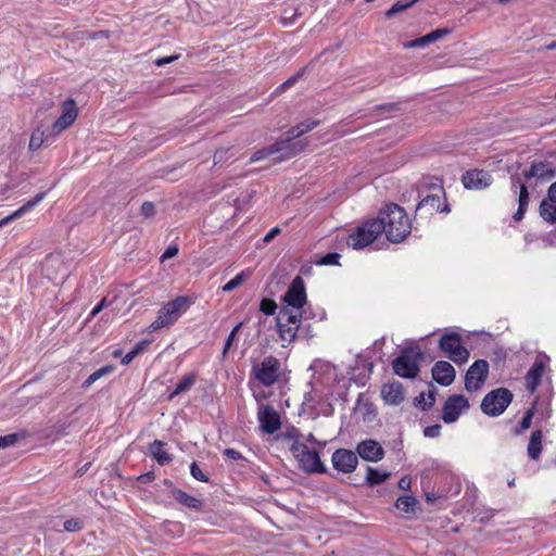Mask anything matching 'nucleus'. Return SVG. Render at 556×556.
<instances>
[{
  "instance_id": "obj_1",
  "label": "nucleus",
  "mask_w": 556,
  "mask_h": 556,
  "mask_svg": "<svg viewBox=\"0 0 556 556\" xmlns=\"http://www.w3.org/2000/svg\"><path fill=\"white\" fill-rule=\"evenodd\" d=\"M377 218L382 222V232L392 243L404 241L412 231V224L406 212L395 203L386 204L379 211Z\"/></svg>"
},
{
  "instance_id": "obj_2",
  "label": "nucleus",
  "mask_w": 556,
  "mask_h": 556,
  "mask_svg": "<svg viewBox=\"0 0 556 556\" xmlns=\"http://www.w3.org/2000/svg\"><path fill=\"white\" fill-rule=\"evenodd\" d=\"M197 300L198 296L195 294H187L178 295L165 302L157 311L156 317L149 325L148 330L154 332L164 328H170L189 311Z\"/></svg>"
},
{
  "instance_id": "obj_3",
  "label": "nucleus",
  "mask_w": 556,
  "mask_h": 556,
  "mask_svg": "<svg viewBox=\"0 0 556 556\" xmlns=\"http://www.w3.org/2000/svg\"><path fill=\"white\" fill-rule=\"evenodd\" d=\"M251 375L260 384L270 388L279 381L282 375V364L274 355L265 356L260 363L253 364Z\"/></svg>"
},
{
  "instance_id": "obj_4",
  "label": "nucleus",
  "mask_w": 556,
  "mask_h": 556,
  "mask_svg": "<svg viewBox=\"0 0 556 556\" xmlns=\"http://www.w3.org/2000/svg\"><path fill=\"white\" fill-rule=\"evenodd\" d=\"M290 451L304 471L315 473H325L327 471L326 466L320 460L318 452L314 448H309L301 441L291 443Z\"/></svg>"
},
{
  "instance_id": "obj_5",
  "label": "nucleus",
  "mask_w": 556,
  "mask_h": 556,
  "mask_svg": "<svg viewBox=\"0 0 556 556\" xmlns=\"http://www.w3.org/2000/svg\"><path fill=\"white\" fill-rule=\"evenodd\" d=\"M422 352L418 346L404 349L400 356L392 362L394 372L403 378H415L419 372V362Z\"/></svg>"
},
{
  "instance_id": "obj_6",
  "label": "nucleus",
  "mask_w": 556,
  "mask_h": 556,
  "mask_svg": "<svg viewBox=\"0 0 556 556\" xmlns=\"http://www.w3.org/2000/svg\"><path fill=\"white\" fill-rule=\"evenodd\" d=\"M301 320L302 312L281 307L276 318L279 338L289 343L294 341L301 326Z\"/></svg>"
},
{
  "instance_id": "obj_7",
  "label": "nucleus",
  "mask_w": 556,
  "mask_h": 556,
  "mask_svg": "<svg viewBox=\"0 0 556 556\" xmlns=\"http://www.w3.org/2000/svg\"><path fill=\"white\" fill-rule=\"evenodd\" d=\"M381 223L378 218H370L356 227L353 233L350 235L353 249L361 250L372 244L382 233L383 226Z\"/></svg>"
},
{
  "instance_id": "obj_8",
  "label": "nucleus",
  "mask_w": 556,
  "mask_h": 556,
  "mask_svg": "<svg viewBox=\"0 0 556 556\" xmlns=\"http://www.w3.org/2000/svg\"><path fill=\"white\" fill-rule=\"evenodd\" d=\"M439 349L457 364H465L469 358V352L463 344V339L455 331H446L439 341Z\"/></svg>"
},
{
  "instance_id": "obj_9",
  "label": "nucleus",
  "mask_w": 556,
  "mask_h": 556,
  "mask_svg": "<svg viewBox=\"0 0 556 556\" xmlns=\"http://www.w3.org/2000/svg\"><path fill=\"white\" fill-rule=\"evenodd\" d=\"M513 401V393L506 388L489 392L481 402V410L492 417L502 415Z\"/></svg>"
},
{
  "instance_id": "obj_10",
  "label": "nucleus",
  "mask_w": 556,
  "mask_h": 556,
  "mask_svg": "<svg viewBox=\"0 0 556 556\" xmlns=\"http://www.w3.org/2000/svg\"><path fill=\"white\" fill-rule=\"evenodd\" d=\"M301 151H303L302 144H290L288 140H280L269 147L255 151L250 157V163L258 162L277 153H280L278 157L280 161L288 160Z\"/></svg>"
},
{
  "instance_id": "obj_11",
  "label": "nucleus",
  "mask_w": 556,
  "mask_h": 556,
  "mask_svg": "<svg viewBox=\"0 0 556 556\" xmlns=\"http://www.w3.org/2000/svg\"><path fill=\"white\" fill-rule=\"evenodd\" d=\"M61 111V115L51 126V135L53 139L70 128L78 116L77 104L73 98H68L62 103Z\"/></svg>"
},
{
  "instance_id": "obj_12",
  "label": "nucleus",
  "mask_w": 556,
  "mask_h": 556,
  "mask_svg": "<svg viewBox=\"0 0 556 556\" xmlns=\"http://www.w3.org/2000/svg\"><path fill=\"white\" fill-rule=\"evenodd\" d=\"M489 364L484 359L476 361L465 376V388L469 392L479 390L488 378Z\"/></svg>"
},
{
  "instance_id": "obj_13",
  "label": "nucleus",
  "mask_w": 556,
  "mask_h": 556,
  "mask_svg": "<svg viewBox=\"0 0 556 556\" xmlns=\"http://www.w3.org/2000/svg\"><path fill=\"white\" fill-rule=\"evenodd\" d=\"M303 282L304 280H292V283L283 295V302L286 303L283 307L294 308L300 312L302 311L307 301L306 290Z\"/></svg>"
},
{
  "instance_id": "obj_14",
  "label": "nucleus",
  "mask_w": 556,
  "mask_h": 556,
  "mask_svg": "<svg viewBox=\"0 0 556 556\" xmlns=\"http://www.w3.org/2000/svg\"><path fill=\"white\" fill-rule=\"evenodd\" d=\"M257 419L261 429L268 434H274L281 428V419L279 413L269 404L258 408Z\"/></svg>"
},
{
  "instance_id": "obj_15",
  "label": "nucleus",
  "mask_w": 556,
  "mask_h": 556,
  "mask_svg": "<svg viewBox=\"0 0 556 556\" xmlns=\"http://www.w3.org/2000/svg\"><path fill=\"white\" fill-rule=\"evenodd\" d=\"M469 407V402L464 395L448 396L443 405L442 419L446 424L455 422L462 412Z\"/></svg>"
},
{
  "instance_id": "obj_16",
  "label": "nucleus",
  "mask_w": 556,
  "mask_h": 556,
  "mask_svg": "<svg viewBox=\"0 0 556 556\" xmlns=\"http://www.w3.org/2000/svg\"><path fill=\"white\" fill-rule=\"evenodd\" d=\"M462 181L466 189L481 190L492 184V177L484 170H469L462 177Z\"/></svg>"
},
{
  "instance_id": "obj_17",
  "label": "nucleus",
  "mask_w": 556,
  "mask_h": 556,
  "mask_svg": "<svg viewBox=\"0 0 556 556\" xmlns=\"http://www.w3.org/2000/svg\"><path fill=\"white\" fill-rule=\"evenodd\" d=\"M433 379L441 386L447 387L453 383L455 380V369L454 367L445 361L437 362L432 369Z\"/></svg>"
},
{
  "instance_id": "obj_18",
  "label": "nucleus",
  "mask_w": 556,
  "mask_h": 556,
  "mask_svg": "<svg viewBox=\"0 0 556 556\" xmlns=\"http://www.w3.org/2000/svg\"><path fill=\"white\" fill-rule=\"evenodd\" d=\"M356 450L358 455L367 462H378L382 459L384 455L382 446L374 440L361 442Z\"/></svg>"
},
{
  "instance_id": "obj_19",
  "label": "nucleus",
  "mask_w": 556,
  "mask_h": 556,
  "mask_svg": "<svg viewBox=\"0 0 556 556\" xmlns=\"http://www.w3.org/2000/svg\"><path fill=\"white\" fill-rule=\"evenodd\" d=\"M381 396L387 404L399 405L405 397L404 388L402 383L397 381L383 384L381 388Z\"/></svg>"
},
{
  "instance_id": "obj_20",
  "label": "nucleus",
  "mask_w": 556,
  "mask_h": 556,
  "mask_svg": "<svg viewBox=\"0 0 556 556\" xmlns=\"http://www.w3.org/2000/svg\"><path fill=\"white\" fill-rule=\"evenodd\" d=\"M46 194H47L46 192L37 193L33 199L28 200L25 204H23L20 208L14 211L12 214L0 219V228H2L3 226L10 224L11 222H13L20 217H22L25 213L33 210L46 198Z\"/></svg>"
},
{
  "instance_id": "obj_21",
  "label": "nucleus",
  "mask_w": 556,
  "mask_h": 556,
  "mask_svg": "<svg viewBox=\"0 0 556 556\" xmlns=\"http://www.w3.org/2000/svg\"><path fill=\"white\" fill-rule=\"evenodd\" d=\"M545 371V365L542 361H536L532 367L528 370L525 380L526 388L530 393L535 392L536 388L541 383L542 377Z\"/></svg>"
},
{
  "instance_id": "obj_22",
  "label": "nucleus",
  "mask_w": 556,
  "mask_h": 556,
  "mask_svg": "<svg viewBox=\"0 0 556 556\" xmlns=\"http://www.w3.org/2000/svg\"><path fill=\"white\" fill-rule=\"evenodd\" d=\"M319 125L318 119H312L308 118L293 127H291L287 131V138L285 140H288L290 144H295L296 142H292L293 139L301 137L302 135L313 130ZM298 143L303 146V150L305 149V144L299 141Z\"/></svg>"
},
{
  "instance_id": "obj_23",
  "label": "nucleus",
  "mask_w": 556,
  "mask_h": 556,
  "mask_svg": "<svg viewBox=\"0 0 556 556\" xmlns=\"http://www.w3.org/2000/svg\"><path fill=\"white\" fill-rule=\"evenodd\" d=\"M441 193L442 189H438L437 193L428 194L420 200L416 211L425 212L426 214L432 215L441 211Z\"/></svg>"
},
{
  "instance_id": "obj_24",
  "label": "nucleus",
  "mask_w": 556,
  "mask_h": 556,
  "mask_svg": "<svg viewBox=\"0 0 556 556\" xmlns=\"http://www.w3.org/2000/svg\"><path fill=\"white\" fill-rule=\"evenodd\" d=\"M341 258V255L336 252L327 253L324 256H316L312 262L304 264L301 267V274L302 275H309L311 269L313 265L316 266H332V265H339V260Z\"/></svg>"
},
{
  "instance_id": "obj_25",
  "label": "nucleus",
  "mask_w": 556,
  "mask_h": 556,
  "mask_svg": "<svg viewBox=\"0 0 556 556\" xmlns=\"http://www.w3.org/2000/svg\"><path fill=\"white\" fill-rule=\"evenodd\" d=\"M170 495L178 504H180L187 508H191V509H195V510H200L202 508L201 500L188 494L187 492H185L178 488H173L170 490Z\"/></svg>"
},
{
  "instance_id": "obj_26",
  "label": "nucleus",
  "mask_w": 556,
  "mask_h": 556,
  "mask_svg": "<svg viewBox=\"0 0 556 556\" xmlns=\"http://www.w3.org/2000/svg\"><path fill=\"white\" fill-rule=\"evenodd\" d=\"M555 176V170L551 168V166L546 163L539 162L533 163L531 167L525 172L526 179L531 178H541V179H551Z\"/></svg>"
},
{
  "instance_id": "obj_27",
  "label": "nucleus",
  "mask_w": 556,
  "mask_h": 556,
  "mask_svg": "<svg viewBox=\"0 0 556 556\" xmlns=\"http://www.w3.org/2000/svg\"><path fill=\"white\" fill-rule=\"evenodd\" d=\"M165 445L166 443L161 440H154L152 443L149 444V451L152 457L161 466H164L173 460L172 455L164 450Z\"/></svg>"
},
{
  "instance_id": "obj_28",
  "label": "nucleus",
  "mask_w": 556,
  "mask_h": 556,
  "mask_svg": "<svg viewBox=\"0 0 556 556\" xmlns=\"http://www.w3.org/2000/svg\"><path fill=\"white\" fill-rule=\"evenodd\" d=\"M541 217L549 224H556V200H552L548 195L541 202Z\"/></svg>"
},
{
  "instance_id": "obj_29",
  "label": "nucleus",
  "mask_w": 556,
  "mask_h": 556,
  "mask_svg": "<svg viewBox=\"0 0 556 556\" xmlns=\"http://www.w3.org/2000/svg\"><path fill=\"white\" fill-rule=\"evenodd\" d=\"M111 33L109 30H98V31H76L70 35L68 39L72 41L75 40H98V39H109Z\"/></svg>"
},
{
  "instance_id": "obj_30",
  "label": "nucleus",
  "mask_w": 556,
  "mask_h": 556,
  "mask_svg": "<svg viewBox=\"0 0 556 556\" xmlns=\"http://www.w3.org/2000/svg\"><path fill=\"white\" fill-rule=\"evenodd\" d=\"M542 437L541 430H535L531 433L528 444V455L531 459H538L542 452Z\"/></svg>"
},
{
  "instance_id": "obj_31",
  "label": "nucleus",
  "mask_w": 556,
  "mask_h": 556,
  "mask_svg": "<svg viewBox=\"0 0 556 556\" xmlns=\"http://www.w3.org/2000/svg\"><path fill=\"white\" fill-rule=\"evenodd\" d=\"M52 138L51 131L47 134L41 127H37L30 136L28 149L31 152L39 150L45 142Z\"/></svg>"
},
{
  "instance_id": "obj_32",
  "label": "nucleus",
  "mask_w": 556,
  "mask_h": 556,
  "mask_svg": "<svg viewBox=\"0 0 556 556\" xmlns=\"http://www.w3.org/2000/svg\"><path fill=\"white\" fill-rule=\"evenodd\" d=\"M195 380H197L195 372H190V374L185 375L181 378V380L176 384L175 389L169 393L168 399L173 400L180 393L189 390L195 383Z\"/></svg>"
},
{
  "instance_id": "obj_33",
  "label": "nucleus",
  "mask_w": 556,
  "mask_h": 556,
  "mask_svg": "<svg viewBox=\"0 0 556 556\" xmlns=\"http://www.w3.org/2000/svg\"><path fill=\"white\" fill-rule=\"evenodd\" d=\"M332 466L341 473H348V448L337 450L331 457Z\"/></svg>"
},
{
  "instance_id": "obj_34",
  "label": "nucleus",
  "mask_w": 556,
  "mask_h": 556,
  "mask_svg": "<svg viewBox=\"0 0 556 556\" xmlns=\"http://www.w3.org/2000/svg\"><path fill=\"white\" fill-rule=\"evenodd\" d=\"M355 414H361L364 420L371 421L376 417V407L369 402H363L362 397L357 400L354 407Z\"/></svg>"
},
{
  "instance_id": "obj_35",
  "label": "nucleus",
  "mask_w": 556,
  "mask_h": 556,
  "mask_svg": "<svg viewBox=\"0 0 556 556\" xmlns=\"http://www.w3.org/2000/svg\"><path fill=\"white\" fill-rule=\"evenodd\" d=\"M417 505V500L413 496H400L395 502V507L406 514H413Z\"/></svg>"
},
{
  "instance_id": "obj_36",
  "label": "nucleus",
  "mask_w": 556,
  "mask_h": 556,
  "mask_svg": "<svg viewBox=\"0 0 556 556\" xmlns=\"http://www.w3.org/2000/svg\"><path fill=\"white\" fill-rule=\"evenodd\" d=\"M114 371V366L112 365H105L101 368L93 371L83 383L84 388H89L91 384H93L97 380L100 378L110 375Z\"/></svg>"
},
{
  "instance_id": "obj_37",
  "label": "nucleus",
  "mask_w": 556,
  "mask_h": 556,
  "mask_svg": "<svg viewBox=\"0 0 556 556\" xmlns=\"http://www.w3.org/2000/svg\"><path fill=\"white\" fill-rule=\"evenodd\" d=\"M390 473L386 471H379L377 469H374L371 467H367V482L370 485L380 484L383 481H386L389 478Z\"/></svg>"
},
{
  "instance_id": "obj_38",
  "label": "nucleus",
  "mask_w": 556,
  "mask_h": 556,
  "mask_svg": "<svg viewBox=\"0 0 556 556\" xmlns=\"http://www.w3.org/2000/svg\"><path fill=\"white\" fill-rule=\"evenodd\" d=\"M418 0H410V1H404L399 0L395 2L386 13L388 17H391L395 15L396 13H400L408 8H410L414 3H416Z\"/></svg>"
},
{
  "instance_id": "obj_39",
  "label": "nucleus",
  "mask_w": 556,
  "mask_h": 556,
  "mask_svg": "<svg viewBox=\"0 0 556 556\" xmlns=\"http://www.w3.org/2000/svg\"><path fill=\"white\" fill-rule=\"evenodd\" d=\"M305 67H302L294 75H292L290 78H288L285 83H282L278 88L277 91H285L295 85L304 75Z\"/></svg>"
},
{
  "instance_id": "obj_40",
  "label": "nucleus",
  "mask_w": 556,
  "mask_h": 556,
  "mask_svg": "<svg viewBox=\"0 0 556 556\" xmlns=\"http://www.w3.org/2000/svg\"><path fill=\"white\" fill-rule=\"evenodd\" d=\"M25 437V433H10L0 437V450L14 445L21 438Z\"/></svg>"
},
{
  "instance_id": "obj_41",
  "label": "nucleus",
  "mask_w": 556,
  "mask_h": 556,
  "mask_svg": "<svg viewBox=\"0 0 556 556\" xmlns=\"http://www.w3.org/2000/svg\"><path fill=\"white\" fill-rule=\"evenodd\" d=\"M260 309L265 315H274L276 313V309H277V304H276V302L274 300L268 299V298H264L261 301Z\"/></svg>"
},
{
  "instance_id": "obj_42",
  "label": "nucleus",
  "mask_w": 556,
  "mask_h": 556,
  "mask_svg": "<svg viewBox=\"0 0 556 556\" xmlns=\"http://www.w3.org/2000/svg\"><path fill=\"white\" fill-rule=\"evenodd\" d=\"M533 415H534V407L528 409L525 413V415L522 417V420L520 422V427H519V429L516 430V434H519L522 431H525V430L530 428Z\"/></svg>"
},
{
  "instance_id": "obj_43",
  "label": "nucleus",
  "mask_w": 556,
  "mask_h": 556,
  "mask_svg": "<svg viewBox=\"0 0 556 556\" xmlns=\"http://www.w3.org/2000/svg\"><path fill=\"white\" fill-rule=\"evenodd\" d=\"M190 473L191 476L198 480V481H201V482H208L210 481V478L207 475H205L201 468L199 467V465L193 462L191 465H190Z\"/></svg>"
},
{
  "instance_id": "obj_44",
  "label": "nucleus",
  "mask_w": 556,
  "mask_h": 556,
  "mask_svg": "<svg viewBox=\"0 0 556 556\" xmlns=\"http://www.w3.org/2000/svg\"><path fill=\"white\" fill-rule=\"evenodd\" d=\"M64 529L68 532H77L83 529V522L78 518H71L64 521Z\"/></svg>"
},
{
  "instance_id": "obj_45",
  "label": "nucleus",
  "mask_w": 556,
  "mask_h": 556,
  "mask_svg": "<svg viewBox=\"0 0 556 556\" xmlns=\"http://www.w3.org/2000/svg\"><path fill=\"white\" fill-rule=\"evenodd\" d=\"M427 45H429L427 36H422V37L417 38L415 40H412V41H408V42H404L403 47L405 49H409V48H416V47H425Z\"/></svg>"
},
{
  "instance_id": "obj_46",
  "label": "nucleus",
  "mask_w": 556,
  "mask_h": 556,
  "mask_svg": "<svg viewBox=\"0 0 556 556\" xmlns=\"http://www.w3.org/2000/svg\"><path fill=\"white\" fill-rule=\"evenodd\" d=\"M241 327V324H238L232 330L231 332L229 333V336L227 337L226 341H225V344H224V351L223 353L226 354L228 352V350L231 348L232 343H233V340L236 338V334L238 332V330L240 329Z\"/></svg>"
},
{
  "instance_id": "obj_47",
  "label": "nucleus",
  "mask_w": 556,
  "mask_h": 556,
  "mask_svg": "<svg viewBox=\"0 0 556 556\" xmlns=\"http://www.w3.org/2000/svg\"><path fill=\"white\" fill-rule=\"evenodd\" d=\"M140 210H141V214L144 217H151L155 214V206L150 201L143 202Z\"/></svg>"
},
{
  "instance_id": "obj_48",
  "label": "nucleus",
  "mask_w": 556,
  "mask_h": 556,
  "mask_svg": "<svg viewBox=\"0 0 556 556\" xmlns=\"http://www.w3.org/2000/svg\"><path fill=\"white\" fill-rule=\"evenodd\" d=\"M152 343L151 339H143L135 344L132 348V352L138 356L141 354L150 344Z\"/></svg>"
},
{
  "instance_id": "obj_49",
  "label": "nucleus",
  "mask_w": 556,
  "mask_h": 556,
  "mask_svg": "<svg viewBox=\"0 0 556 556\" xmlns=\"http://www.w3.org/2000/svg\"><path fill=\"white\" fill-rule=\"evenodd\" d=\"M283 437L291 440L293 443L294 441H300L302 434L298 428L291 427L287 429V431L283 433Z\"/></svg>"
},
{
  "instance_id": "obj_50",
  "label": "nucleus",
  "mask_w": 556,
  "mask_h": 556,
  "mask_svg": "<svg viewBox=\"0 0 556 556\" xmlns=\"http://www.w3.org/2000/svg\"><path fill=\"white\" fill-rule=\"evenodd\" d=\"M529 204V192L527 187L521 184L520 185V192H519V206L527 207Z\"/></svg>"
},
{
  "instance_id": "obj_51",
  "label": "nucleus",
  "mask_w": 556,
  "mask_h": 556,
  "mask_svg": "<svg viewBox=\"0 0 556 556\" xmlns=\"http://www.w3.org/2000/svg\"><path fill=\"white\" fill-rule=\"evenodd\" d=\"M441 432V426L440 425H433L426 427L424 430V434L427 438H435L439 437Z\"/></svg>"
},
{
  "instance_id": "obj_52",
  "label": "nucleus",
  "mask_w": 556,
  "mask_h": 556,
  "mask_svg": "<svg viewBox=\"0 0 556 556\" xmlns=\"http://www.w3.org/2000/svg\"><path fill=\"white\" fill-rule=\"evenodd\" d=\"M177 254H178V247L176 244H172V245L167 247L165 252L162 254L161 261L164 262L165 260L174 257Z\"/></svg>"
},
{
  "instance_id": "obj_53",
  "label": "nucleus",
  "mask_w": 556,
  "mask_h": 556,
  "mask_svg": "<svg viewBox=\"0 0 556 556\" xmlns=\"http://www.w3.org/2000/svg\"><path fill=\"white\" fill-rule=\"evenodd\" d=\"M224 455L227 458L231 459V460H241V459H243V455L239 451H237L235 448H226L224 451Z\"/></svg>"
},
{
  "instance_id": "obj_54",
  "label": "nucleus",
  "mask_w": 556,
  "mask_h": 556,
  "mask_svg": "<svg viewBox=\"0 0 556 556\" xmlns=\"http://www.w3.org/2000/svg\"><path fill=\"white\" fill-rule=\"evenodd\" d=\"M435 393H437V389L435 388H432L431 390L428 391V393L426 394L428 402L422 406V410H426V409L430 408L434 404V402H435Z\"/></svg>"
},
{
  "instance_id": "obj_55",
  "label": "nucleus",
  "mask_w": 556,
  "mask_h": 556,
  "mask_svg": "<svg viewBox=\"0 0 556 556\" xmlns=\"http://www.w3.org/2000/svg\"><path fill=\"white\" fill-rule=\"evenodd\" d=\"M154 479H155L154 472L153 471H148V472H144V473L140 475L137 478V481L140 482V483H149V482H152Z\"/></svg>"
},
{
  "instance_id": "obj_56",
  "label": "nucleus",
  "mask_w": 556,
  "mask_h": 556,
  "mask_svg": "<svg viewBox=\"0 0 556 556\" xmlns=\"http://www.w3.org/2000/svg\"><path fill=\"white\" fill-rule=\"evenodd\" d=\"M244 280H229L225 286H223V291L224 292H229L236 288H238L239 286H241V283L243 282Z\"/></svg>"
},
{
  "instance_id": "obj_57",
  "label": "nucleus",
  "mask_w": 556,
  "mask_h": 556,
  "mask_svg": "<svg viewBox=\"0 0 556 556\" xmlns=\"http://www.w3.org/2000/svg\"><path fill=\"white\" fill-rule=\"evenodd\" d=\"M280 228L279 227H274L273 229H270L264 237L263 241L265 243H268L270 242L277 235L280 233Z\"/></svg>"
},
{
  "instance_id": "obj_58",
  "label": "nucleus",
  "mask_w": 556,
  "mask_h": 556,
  "mask_svg": "<svg viewBox=\"0 0 556 556\" xmlns=\"http://www.w3.org/2000/svg\"><path fill=\"white\" fill-rule=\"evenodd\" d=\"M106 306V299H102L90 312V316L94 317Z\"/></svg>"
},
{
  "instance_id": "obj_59",
  "label": "nucleus",
  "mask_w": 556,
  "mask_h": 556,
  "mask_svg": "<svg viewBox=\"0 0 556 556\" xmlns=\"http://www.w3.org/2000/svg\"><path fill=\"white\" fill-rule=\"evenodd\" d=\"M178 58H179L178 55H170V56L160 58V59H157L155 61V64L157 66H163V65L172 63L173 61L177 60Z\"/></svg>"
},
{
  "instance_id": "obj_60",
  "label": "nucleus",
  "mask_w": 556,
  "mask_h": 556,
  "mask_svg": "<svg viewBox=\"0 0 556 556\" xmlns=\"http://www.w3.org/2000/svg\"><path fill=\"white\" fill-rule=\"evenodd\" d=\"M410 478L408 476H404L399 481V488L401 490H408L410 488Z\"/></svg>"
},
{
  "instance_id": "obj_61",
  "label": "nucleus",
  "mask_w": 556,
  "mask_h": 556,
  "mask_svg": "<svg viewBox=\"0 0 556 556\" xmlns=\"http://www.w3.org/2000/svg\"><path fill=\"white\" fill-rule=\"evenodd\" d=\"M136 357L137 355L132 351H129L126 355H124L121 363L125 366L129 365Z\"/></svg>"
},
{
  "instance_id": "obj_62",
  "label": "nucleus",
  "mask_w": 556,
  "mask_h": 556,
  "mask_svg": "<svg viewBox=\"0 0 556 556\" xmlns=\"http://www.w3.org/2000/svg\"><path fill=\"white\" fill-rule=\"evenodd\" d=\"M426 393L421 392L418 396L415 397V405L422 408V406L427 403Z\"/></svg>"
},
{
  "instance_id": "obj_63",
  "label": "nucleus",
  "mask_w": 556,
  "mask_h": 556,
  "mask_svg": "<svg viewBox=\"0 0 556 556\" xmlns=\"http://www.w3.org/2000/svg\"><path fill=\"white\" fill-rule=\"evenodd\" d=\"M526 208L527 207H525V206H518V210H517V212L514 215V219L515 220H521L523 218Z\"/></svg>"
},
{
  "instance_id": "obj_64",
  "label": "nucleus",
  "mask_w": 556,
  "mask_h": 556,
  "mask_svg": "<svg viewBox=\"0 0 556 556\" xmlns=\"http://www.w3.org/2000/svg\"><path fill=\"white\" fill-rule=\"evenodd\" d=\"M548 192V197L552 199V200H556V182L552 184L547 190Z\"/></svg>"
}]
</instances>
